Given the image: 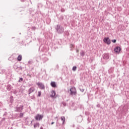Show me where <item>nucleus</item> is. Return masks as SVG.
Wrapping results in <instances>:
<instances>
[{
    "label": "nucleus",
    "mask_w": 129,
    "mask_h": 129,
    "mask_svg": "<svg viewBox=\"0 0 129 129\" xmlns=\"http://www.w3.org/2000/svg\"><path fill=\"white\" fill-rule=\"evenodd\" d=\"M70 91L71 92V95H76V88L73 87L70 89Z\"/></svg>",
    "instance_id": "nucleus-1"
},
{
    "label": "nucleus",
    "mask_w": 129,
    "mask_h": 129,
    "mask_svg": "<svg viewBox=\"0 0 129 129\" xmlns=\"http://www.w3.org/2000/svg\"><path fill=\"white\" fill-rule=\"evenodd\" d=\"M104 43L107 44V45H109L110 44V39L108 37H105L103 40Z\"/></svg>",
    "instance_id": "nucleus-2"
},
{
    "label": "nucleus",
    "mask_w": 129,
    "mask_h": 129,
    "mask_svg": "<svg viewBox=\"0 0 129 129\" xmlns=\"http://www.w3.org/2000/svg\"><path fill=\"white\" fill-rule=\"evenodd\" d=\"M121 50V48L119 46H117L114 48V52L115 53H117L118 54L119 53V52Z\"/></svg>",
    "instance_id": "nucleus-3"
},
{
    "label": "nucleus",
    "mask_w": 129,
    "mask_h": 129,
    "mask_svg": "<svg viewBox=\"0 0 129 129\" xmlns=\"http://www.w3.org/2000/svg\"><path fill=\"white\" fill-rule=\"evenodd\" d=\"M37 85L40 88V89H44L45 86L44 85L41 83H37Z\"/></svg>",
    "instance_id": "nucleus-4"
},
{
    "label": "nucleus",
    "mask_w": 129,
    "mask_h": 129,
    "mask_svg": "<svg viewBox=\"0 0 129 129\" xmlns=\"http://www.w3.org/2000/svg\"><path fill=\"white\" fill-rule=\"evenodd\" d=\"M43 118V116L40 114H37L35 117L36 120H41Z\"/></svg>",
    "instance_id": "nucleus-5"
},
{
    "label": "nucleus",
    "mask_w": 129,
    "mask_h": 129,
    "mask_svg": "<svg viewBox=\"0 0 129 129\" xmlns=\"http://www.w3.org/2000/svg\"><path fill=\"white\" fill-rule=\"evenodd\" d=\"M50 85L53 88L57 87V85H56V83L55 82H51Z\"/></svg>",
    "instance_id": "nucleus-6"
},
{
    "label": "nucleus",
    "mask_w": 129,
    "mask_h": 129,
    "mask_svg": "<svg viewBox=\"0 0 129 129\" xmlns=\"http://www.w3.org/2000/svg\"><path fill=\"white\" fill-rule=\"evenodd\" d=\"M55 95H56V92L55 91H52L50 94L51 97H54Z\"/></svg>",
    "instance_id": "nucleus-7"
},
{
    "label": "nucleus",
    "mask_w": 129,
    "mask_h": 129,
    "mask_svg": "<svg viewBox=\"0 0 129 129\" xmlns=\"http://www.w3.org/2000/svg\"><path fill=\"white\" fill-rule=\"evenodd\" d=\"M22 55H19L17 57L18 61H22Z\"/></svg>",
    "instance_id": "nucleus-8"
},
{
    "label": "nucleus",
    "mask_w": 129,
    "mask_h": 129,
    "mask_svg": "<svg viewBox=\"0 0 129 129\" xmlns=\"http://www.w3.org/2000/svg\"><path fill=\"white\" fill-rule=\"evenodd\" d=\"M108 58H109L108 55H107V54H105L103 56V59H105V60H107Z\"/></svg>",
    "instance_id": "nucleus-9"
},
{
    "label": "nucleus",
    "mask_w": 129,
    "mask_h": 129,
    "mask_svg": "<svg viewBox=\"0 0 129 129\" xmlns=\"http://www.w3.org/2000/svg\"><path fill=\"white\" fill-rule=\"evenodd\" d=\"M61 120H62V123H64V122H65V117L64 116L61 117Z\"/></svg>",
    "instance_id": "nucleus-10"
},
{
    "label": "nucleus",
    "mask_w": 129,
    "mask_h": 129,
    "mask_svg": "<svg viewBox=\"0 0 129 129\" xmlns=\"http://www.w3.org/2000/svg\"><path fill=\"white\" fill-rule=\"evenodd\" d=\"M41 94H42V93L41 92V91H39L38 93L37 96H38V97H40V96H41Z\"/></svg>",
    "instance_id": "nucleus-11"
},
{
    "label": "nucleus",
    "mask_w": 129,
    "mask_h": 129,
    "mask_svg": "<svg viewBox=\"0 0 129 129\" xmlns=\"http://www.w3.org/2000/svg\"><path fill=\"white\" fill-rule=\"evenodd\" d=\"M77 69V67H74L73 68V71H76Z\"/></svg>",
    "instance_id": "nucleus-12"
},
{
    "label": "nucleus",
    "mask_w": 129,
    "mask_h": 129,
    "mask_svg": "<svg viewBox=\"0 0 129 129\" xmlns=\"http://www.w3.org/2000/svg\"><path fill=\"white\" fill-rule=\"evenodd\" d=\"M39 125H40V124H39V123H37L34 124V127H37V126H39Z\"/></svg>",
    "instance_id": "nucleus-13"
},
{
    "label": "nucleus",
    "mask_w": 129,
    "mask_h": 129,
    "mask_svg": "<svg viewBox=\"0 0 129 129\" xmlns=\"http://www.w3.org/2000/svg\"><path fill=\"white\" fill-rule=\"evenodd\" d=\"M24 115V113H21L20 114V117H22V116H23Z\"/></svg>",
    "instance_id": "nucleus-14"
},
{
    "label": "nucleus",
    "mask_w": 129,
    "mask_h": 129,
    "mask_svg": "<svg viewBox=\"0 0 129 129\" xmlns=\"http://www.w3.org/2000/svg\"><path fill=\"white\" fill-rule=\"evenodd\" d=\"M32 92H33V90H32V89H30L29 90V94H30V93H32Z\"/></svg>",
    "instance_id": "nucleus-15"
},
{
    "label": "nucleus",
    "mask_w": 129,
    "mask_h": 129,
    "mask_svg": "<svg viewBox=\"0 0 129 129\" xmlns=\"http://www.w3.org/2000/svg\"><path fill=\"white\" fill-rule=\"evenodd\" d=\"M22 81H23V78H21L19 80V82H22Z\"/></svg>",
    "instance_id": "nucleus-16"
},
{
    "label": "nucleus",
    "mask_w": 129,
    "mask_h": 129,
    "mask_svg": "<svg viewBox=\"0 0 129 129\" xmlns=\"http://www.w3.org/2000/svg\"><path fill=\"white\" fill-rule=\"evenodd\" d=\"M112 42H113V43H116V40L114 39L112 41Z\"/></svg>",
    "instance_id": "nucleus-17"
},
{
    "label": "nucleus",
    "mask_w": 129,
    "mask_h": 129,
    "mask_svg": "<svg viewBox=\"0 0 129 129\" xmlns=\"http://www.w3.org/2000/svg\"><path fill=\"white\" fill-rule=\"evenodd\" d=\"M81 55H82V56H84V53H81Z\"/></svg>",
    "instance_id": "nucleus-18"
},
{
    "label": "nucleus",
    "mask_w": 129,
    "mask_h": 129,
    "mask_svg": "<svg viewBox=\"0 0 129 129\" xmlns=\"http://www.w3.org/2000/svg\"><path fill=\"white\" fill-rule=\"evenodd\" d=\"M54 123H55L54 122H51V124H54Z\"/></svg>",
    "instance_id": "nucleus-19"
},
{
    "label": "nucleus",
    "mask_w": 129,
    "mask_h": 129,
    "mask_svg": "<svg viewBox=\"0 0 129 129\" xmlns=\"http://www.w3.org/2000/svg\"><path fill=\"white\" fill-rule=\"evenodd\" d=\"M23 106H21V110L23 109Z\"/></svg>",
    "instance_id": "nucleus-20"
}]
</instances>
